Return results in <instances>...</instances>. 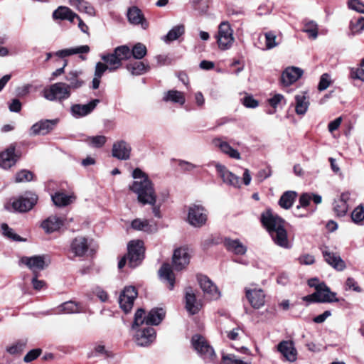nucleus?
Instances as JSON below:
<instances>
[{
  "instance_id": "nucleus-1",
  "label": "nucleus",
  "mask_w": 364,
  "mask_h": 364,
  "mask_svg": "<svg viewBox=\"0 0 364 364\" xmlns=\"http://www.w3.org/2000/svg\"><path fill=\"white\" fill-rule=\"evenodd\" d=\"M132 177L134 179L129 186L131 191L137 195V200L143 205L149 204L151 206L154 216L158 219L162 218L161 206L164 201L157 200L153 183L148 176L140 168H136L132 172Z\"/></svg>"
},
{
  "instance_id": "nucleus-2",
  "label": "nucleus",
  "mask_w": 364,
  "mask_h": 364,
  "mask_svg": "<svg viewBox=\"0 0 364 364\" xmlns=\"http://www.w3.org/2000/svg\"><path fill=\"white\" fill-rule=\"evenodd\" d=\"M261 220L276 245L285 249L291 247L283 219L271 211H267L262 215Z\"/></svg>"
},
{
  "instance_id": "nucleus-3",
  "label": "nucleus",
  "mask_w": 364,
  "mask_h": 364,
  "mask_svg": "<svg viewBox=\"0 0 364 364\" xmlns=\"http://www.w3.org/2000/svg\"><path fill=\"white\" fill-rule=\"evenodd\" d=\"M161 320H131L130 331L139 346H147L156 338L153 326H158Z\"/></svg>"
},
{
  "instance_id": "nucleus-4",
  "label": "nucleus",
  "mask_w": 364,
  "mask_h": 364,
  "mask_svg": "<svg viewBox=\"0 0 364 364\" xmlns=\"http://www.w3.org/2000/svg\"><path fill=\"white\" fill-rule=\"evenodd\" d=\"M43 97L49 101H63L68 99L71 92L65 82H56L43 90Z\"/></svg>"
},
{
  "instance_id": "nucleus-5",
  "label": "nucleus",
  "mask_w": 364,
  "mask_h": 364,
  "mask_svg": "<svg viewBox=\"0 0 364 364\" xmlns=\"http://www.w3.org/2000/svg\"><path fill=\"white\" fill-rule=\"evenodd\" d=\"M217 43L220 50L230 49L235 41L233 30L228 21H223L218 26Z\"/></svg>"
},
{
  "instance_id": "nucleus-6",
  "label": "nucleus",
  "mask_w": 364,
  "mask_h": 364,
  "mask_svg": "<svg viewBox=\"0 0 364 364\" xmlns=\"http://www.w3.org/2000/svg\"><path fill=\"white\" fill-rule=\"evenodd\" d=\"M191 345L194 350L203 359L211 361L215 358L213 348L209 345L206 339L199 334L193 336Z\"/></svg>"
},
{
  "instance_id": "nucleus-7",
  "label": "nucleus",
  "mask_w": 364,
  "mask_h": 364,
  "mask_svg": "<svg viewBox=\"0 0 364 364\" xmlns=\"http://www.w3.org/2000/svg\"><path fill=\"white\" fill-rule=\"evenodd\" d=\"M302 300L307 304L312 302L331 303L338 301L336 293L331 291L326 285H322L314 293L302 297Z\"/></svg>"
},
{
  "instance_id": "nucleus-8",
  "label": "nucleus",
  "mask_w": 364,
  "mask_h": 364,
  "mask_svg": "<svg viewBox=\"0 0 364 364\" xmlns=\"http://www.w3.org/2000/svg\"><path fill=\"white\" fill-rule=\"evenodd\" d=\"M144 247L141 240H132L128 244V265L134 268L139 265L144 259Z\"/></svg>"
},
{
  "instance_id": "nucleus-9",
  "label": "nucleus",
  "mask_w": 364,
  "mask_h": 364,
  "mask_svg": "<svg viewBox=\"0 0 364 364\" xmlns=\"http://www.w3.org/2000/svg\"><path fill=\"white\" fill-rule=\"evenodd\" d=\"M197 279L200 287L207 299L215 301L220 298L221 292L213 282L207 276L202 274L198 275Z\"/></svg>"
},
{
  "instance_id": "nucleus-10",
  "label": "nucleus",
  "mask_w": 364,
  "mask_h": 364,
  "mask_svg": "<svg viewBox=\"0 0 364 364\" xmlns=\"http://www.w3.org/2000/svg\"><path fill=\"white\" fill-rule=\"evenodd\" d=\"M187 221L195 228L202 227L207 221L206 210L202 205H191L188 208Z\"/></svg>"
},
{
  "instance_id": "nucleus-11",
  "label": "nucleus",
  "mask_w": 364,
  "mask_h": 364,
  "mask_svg": "<svg viewBox=\"0 0 364 364\" xmlns=\"http://www.w3.org/2000/svg\"><path fill=\"white\" fill-rule=\"evenodd\" d=\"M214 166L218 176L225 184L235 188H240L239 176L230 171L225 165L218 162L214 163Z\"/></svg>"
},
{
  "instance_id": "nucleus-12",
  "label": "nucleus",
  "mask_w": 364,
  "mask_h": 364,
  "mask_svg": "<svg viewBox=\"0 0 364 364\" xmlns=\"http://www.w3.org/2000/svg\"><path fill=\"white\" fill-rule=\"evenodd\" d=\"M137 295V291L133 286L125 287L120 294L119 298V306L126 314L132 310Z\"/></svg>"
},
{
  "instance_id": "nucleus-13",
  "label": "nucleus",
  "mask_w": 364,
  "mask_h": 364,
  "mask_svg": "<svg viewBox=\"0 0 364 364\" xmlns=\"http://www.w3.org/2000/svg\"><path fill=\"white\" fill-rule=\"evenodd\" d=\"M196 289L188 287L185 289L186 309L191 315L196 314L202 308V301L196 298Z\"/></svg>"
},
{
  "instance_id": "nucleus-14",
  "label": "nucleus",
  "mask_w": 364,
  "mask_h": 364,
  "mask_svg": "<svg viewBox=\"0 0 364 364\" xmlns=\"http://www.w3.org/2000/svg\"><path fill=\"white\" fill-rule=\"evenodd\" d=\"M38 200V196L33 193H26L24 196L16 199L13 203V208L18 212L30 210Z\"/></svg>"
},
{
  "instance_id": "nucleus-15",
  "label": "nucleus",
  "mask_w": 364,
  "mask_h": 364,
  "mask_svg": "<svg viewBox=\"0 0 364 364\" xmlns=\"http://www.w3.org/2000/svg\"><path fill=\"white\" fill-rule=\"evenodd\" d=\"M99 103L100 100L95 99L85 105L74 104L70 107V114L76 119L84 117L92 112Z\"/></svg>"
},
{
  "instance_id": "nucleus-16",
  "label": "nucleus",
  "mask_w": 364,
  "mask_h": 364,
  "mask_svg": "<svg viewBox=\"0 0 364 364\" xmlns=\"http://www.w3.org/2000/svg\"><path fill=\"white\" fill-rule=\"evenodd\" d=\"M58 122V119L41 120L31 127L30 135H46L55 128Z\"/></svg>"
},
{
  "instance_id": "nucleus-17",
  "label": "nucleus",
  "mask_w": 364,
  "mask_h": 364,
  "mask_svg": "<svg viewBox=\"0 0 364 364\" xmlns=\"http://www.w3.org/2000/svg\"><path fill=\"white\" fill-rule=\"evenodd\" d=\"M20 262L30 269L34 274H37L38 272L44 269L47 266L45 257L42 255L23 257Z\"/></svg>"
},
{
  "instance_id": "nucleus-18",
  "label": "nucleus",
  "mask_w": 364,
  "mask_h": 364,
  "mask_svg": "<svg viewBox=\"0 0 364 364\" xmlns=\"http://www.w3.org/2000/svg\"><path fill=\"white\" fill-rule=\"evenodd\" d=\"M246 297L252 306L259 309L264 306L265 302V294L262 289L245 288Z\"/></svg>"
},
{
  "instance_id": "nucleus-19",
  "label": "nucleus",
  "mask_w": 364,
  "mask_h": 364,
  "mask_svg": "<svg viewBox=\"0 0 364 364\" xmlns=\"http://www.w3.org/2000/svg\"><path fill=\"white\" fill-rule=\"evenodd\" d=\"M173 267L175 270L184 269L190 262V255L186 248L176 249L173 255Z\"/></svg>"
},
{
  "instance_id": "nucleus-20",
  "label": "nucleus",
  "mask_w": 364,
  "mask_h": 364,
  "mask_svg": "<svg viewBox=\"0 0 364 364\" xmlns=\"http://www.w3.org/2000/svg\"><path fill=\"white\" fill-rule=\"evenodd\" d=\"M131 151L130 145L125 141L120 140L113 144L112 154L119 160H127L130 158Z\"/></svg>"
},
{
  "instance_id": "nucleus-21",
  "label": "nucleus",
  "mask_w": 364,
  "mask_h": 364,
  "mask_svg": "<svg viewBox=\"0 0 364 364\" xmlns=\"http://www.w3.org/2000/svg\"><path fill=\"white\" fill-rule=\"evenodd\" d=\"M277 350L289 362H294L297 358V351L291 341L280 342L277 346Z\"/></svg>"
},
{
  "instance_id": "nucleus-22",
  "label": "nucleus",
  "mask_w": 364,
  "mask_h": 364,
  "mask_svg": "<svg viewBox=\"0 0 364 364\" xmlns=\"http://www.w3.org/2000/svg\"><path fill=\"white\" fill-rule=\"evenodd\" d=\"M303 75V70L297 67H289L282 74V82L288 86L298 80Z\"/></svg>"
},
{
  "instance_id": "nucleus-23",
  "label": "nucleus",
  "mask_w": 364,
  "mask_h": 364,
  "mask_svg": "<svg viewBox=\"0 0 364 364\" xmlns=\"http://www.w3.org/2000/svg\"><path fill=\"white\" fill-rule=\"evenodd\" d=\"M214 146L220 149L224 154L228 155L232 159L240 160L241 159L240 154L236 149L230 146V144L220 138L214 139L213 141Z\"/></svg>"
},
{
  "instance_id": "nucleus-24",
  "label": "nucleus",
  "mask_w": 364,
  "mask_h": 364,
  "mask_svg": "<svg viewBox=\"0 0 364 364\" xmlns=\"http://www.w3.org/2000/svg\"><path fill=\"white\" fill-rule=\"evenodd\" d=\"M131 226L136 230L144 231L148 233L156 232L158 230L157 223L146 219L136 218L132 222Z\"/></svg>"
},
{
  "instance_id": "nucleus-25",
  "label": "nucleus",
  "mask_w": 364,
  "mask_h": 364,
  "mask_svg": "<svg viewBox=\"0 0 364 364\" xmlns=\"http://www.w3.org/2000/svg\"><path fill=\"white\" fill-rule=\"evenodd\" d=\"M127 18L130 23L134 25H141L143 29H146L149 23L144 17L141 11L136 6L129 9L127 11Z\"/></svg>"
},
{
  "instance_id": "nucleus-26",
  "label": "nucleus",
  "mask_w": 364,
  "mask_h": 364,
  "mask_svg": "<svg viewBox=\"0 0 364 364\" xmlns=\"http://www.w3.org/2000/svg\"><path fill=\"white\" fill-rule=\"evenodd\" d=\"M64 223L63 218L56 215H51L43 221L41 227L46 232L51 233L58 230L64 225Z\"/></svg>"
},
{
  "instance_id": "nucleus-27",
  "label": "nucleus",
  "mask_w": 364,
  "mask_h": 364,
  "mask_svg": "<svg viewBox=\"0 0 364 364\" xmlns=\"http://www.w3.org/2000/svg\"><path fill=\"white\" fill-rule=\"evenodd\" d=\"M16 159L14 147H9L0 153V166L4 169H9L15 165Z\"/></svg>"
},
{
  "instance_id": "nucleus-28",
  "label": "nucleus",
  "mask_w": 364,
  "mask_h": 364,
  "mask_svg": "<svg viewBox=\"0 0 364 364\" xmlns=\"http://www.w3.org/2000/svg\"><path fill=\"white\" fill-rule=\"evenodd\" d=\"M224 245L228 251L237 255H244L247 250V247L237 239L225 238Z\"/></svg>"
},
{
  "instance_id": "nucleus-29",
  "label": "nucleus",
  "mask_w": 364,
  "mask_h": 364,
  "mask_svg": "<svg viewBox=\"0 0 364 364\" xmlns=\"http://www.w3.org/2000/svg\"><path fill=\"white\" fill-rule=\"evenodd\" d=\"M82 75L81 70H71L65 76L68 81V88L71 90L80 88L84 85V81L80 77Z\"/></svg>"
},
{
  "instance_id": "nucleus-30",
  "label": "nucleus",
  "mask_w": 364,
  "mask_h": 364,
  "mask_svg": "<svg viewBox=\"0 0 364 364\" xmlns=\"http://www.w3.org/2000/svg\"><path fill=\"white\" fill-rule=\"evenodd\" d=\"M325 261L333 268L341 269V259L338 253H335L330 250L328 247H324L321 249Z\"/></svg>"
},
{
  "instance_id": "nucleus-31",
  "label": "nucleus",
  "mask_w": 364,
  "mask_h": 364,
  "mask_svg": "<svg viewBox=\"0 0 364 364\" xmlns=\"http://www.w3.org/2000/svg\"><path fill=\"white\" fill-rule=\"evenodd\" d=\"M58 311L64 314L85 313L87 308L80 303L69 301L63 303L58 307Z\"/></svg>"
},
{
  "instance_id": "nucleus-32",
  "label": "nucleus",
  "mask_w": 364,
  "mask_h": 364,
  "mask_svg": "<svg viewBox=\"0 0 364 364\" xmlns=\"http://www.w3.org/2000/svg\"><path fill=\"white\" fill-rule=\"evenodd\" d=\"M88 250L87 240L85 237H79L75 238L71 243V251L75 256L82 257Z\"/></svg>"
},
{
  "instance_id": "nucleus-33",
  "label": "nucleus",
  "mask_w": 364,
  "mask_h": 364,
  "mask_svg": "<svg viewBox=\"0 0 364 364\" xmlns=\"http://www.w3.org/2000/svg\"><path fill=\"white\" fill-rule=\"evenodd\" d=\"M166 310L162 307L153 308L149 312L147 317H144L145 311L143 309H139L134 318H164L166 316Z\"/></svg>"
},
{
  "instance_id": "nucleus-34",
  "label": "nucleus",
  "mask_w": 364,
  "mask_h": 364,
  "mask_svg": "<svg viewBox=\"0 0 364 364\" xmlns=\"http://www.w3.org/2000/svg\"><path fill=\"white\" fill-rule=\"evenodd\" d=\"M295 112L299 115H304L309 109V100L306 92H301L295 96Z\"/></svg>"
},
{
  "instance_id": "nucleus-35",
  "label": "nucleus",
  "mask_w": 364,
  "mask_h": 364,
  "mask_svg": "<svg viewBox=\"0 0 364 364\" xmlns=\"http://www.w3.org/2000/svg\"><path fill=\"white\" fill-rule=\"evenodd\" d=\"M26 345V339L18 340L6 346L5 350L10 355L19 357L24 351Z\"/></svg>"
},
{
  "instance_id": "nucleus-36",
  "label": "nucleus",
  "mask_w": 364,
  "mask_h": 364,
  "mask_svg": "<svg viewBox=\"0 0 364 364\" xmlns=\"http://www.w3.org/2000/svg\"><path fill=\"white\" fill-rule=\"evenodd\" d=\"M90 50L87 45L80 46L74 48H65L60 50L54 53L55 55L59 58H65L75 54L88 53Z\"/></svg>"
},
{
  "instance_id": "nucleus-37",
  "label": "nucleus",
  "mask_w": 364,
  "mask_h": 364,
  "mask_svg": "<svg viewBox=\"0 0 364 364\" xmlns=\"http://www.w3.org/2000/svg\"><path fill=\"white\" fill-rule=\"evenodd\" d=\"M53 17L55 19H60V20H68L70 22H73L75 17H77V15L74 13L70 9L66 6H59L56 10L53 13Z\"/></svg>"
},
{
  "instance_id": "nucleus-38",
  "label": "nucleus",
  "mask_w": 364,
  "mask_h": 364,
  "mask_svg": "<svg viewBox=\"0 0 364 364\" xmlns=\"http://www.w3.org/2000/svg\"><path fill=\"white\" fill-rule=\"evenodd\" d=\"M163 100L166 102H171L173 103H177L180 105H183L186 102L183 92L176 90H171L166 92L164 95Z\"/></svg>"
},
{
  "instance_id": "nucleus-39",
  "label": "nucleus",
  "mask_w": 364,
  "mask_h": 364,
  "mask_svg": "<svg viewBox=\"0 0 364 364\" xmlns=\"http://www.w3.org/2000/svg\"><path fill=\"white\" fill-rule=\"evenodd\" d=\"M159 273L161 279L168 282V289L171 290L173 289L174 287L175 277L171 266L168 264H164L160 268Z\"/></svg>"
},
{
  "instance_id": "nucleus-40",
  "label": "nucleus",
  "mask_w": 364,
  "mask_h": 364,
  "mask_svg": "<svg viewBox=\"0 0 364 364\" xmlns=\"http://www.w3.org/2000/svg\"><path fill=\"white\" fill-rule=\"evenodd\" d=\"M127 69L133 75H141L148 72L150 67L147 63L146 64L144 62L135 61L134 63H129L127 65Z\"/></svg>"
},
{
  "instance_id": "nucleus-41",
  "label": "nucleus",
  "mask_w": 364,
  "mask_h": 364,
  "mask_svg": "<svg viewBox=\"0 0 364 364\" xmlns=\"http://www.w3.org/2000/svg\"><path fill=\"white\" fill-rule=\"evenodd\" d=\"M101 58L108 65L110 72L114 71L122 65L121 61L114 53L102 55Z\"/></svg>"
},
{
  "instance_id": "nucleus-42",
  "label": "nucleus",
  "mask_w": 364,
  "mask_h": 364,
  "mask_svg": "<svg viewBox=\"0 0 364 364\" xmlns=\"http://www.w3.org/2000/svg\"><path fill=\"white\" fill-rule=\"evenodd\" d=\"M74 197L72 195H67L64 193L58 192L52 196V200L57 206H65L72 203Z\"/></svg>"
},
{
  "instance_id": "nucleus-43",
  "label": "nucleus",
  "mask_w": 364,
  "mask_h": 364,
  "mask_svg": "<svg viewBox=\"0 0 364 364\" xmlns=\"http://www.w3.org/2000/svg\"><path fill=\"white\" fill-rule=\"evenodd\" d=\"M295 198L296 193L294 191H286L281 196L279 204L282 208L289 209L292 206Z\"/></svg>"
},
{
  "instance_id": "nucleus-44",
  "label": "nucleus",
  "mask_w": 364,
  "mask_h": 364,
  "mask_svg": "<svg viewBox=\"0 0 364 364\" xmlns=\"http://www.w3.org/2000/svg\"><path fill=\"white\" fill-rule=\"evenodd\" d=\"M71 4L75 6L80 12H84L89 16L95 15V9L90 3L83 0H73Z\"/></svg>"
},
{
  "instance_id": "nucleus-45",
  "label": "nucleus",
  "mask_w": 364,
  "mask_h": 364,
  "mask_svg": "<svg viewBox=\"0 0 364 364\" xmlns=\"http://www.w3.org/2000/svg\"><path fill=\"white\" fill-rule=\"evenodd\" d=\"M349 29L353 35L361 33L364 30V17L353 18L350 21Z\"/></svg>"
},
{
  "instance_id": "nucleus-46",
  "label": "nucleus",
  "mask_w": 364,
  "mask_h": 364,
  "mask_svg": "<svg viewBox=\"0 0 364 364\" xmlns=\"http://www.w3.org/2000/svg\"><path fill=\"white\" fill-rule=\"evenodd\" d=\"M185 28L183 25H178L173 27L163 39L166 42H171L178 39L184 33Z\"/></svg>"
},
{
  "instance_id": "nucleus-47",
  "label": "nucleus",
  "mask_w": 364,
  "mask_h": 364,
  "mask_svg": "<svg viewBox=\"0 0 364 364\" xmlns=\"http://www.w3.org/2000/svg\"><path fill=\"white\" fill-rule=\"evenodd\" d=\"M146 47L141 43H137L131 50V56L132 55L135 59L141 60L146 55Z\"/></svg>"
},
{
  "instance_id": "nucleus-48",
  "label": "nucleus",
  "mask_w": 364,
  "mask_h": 364,
  "mask_svg": "<svg viewBox=\"0 0 364 364\" xmlns=\"http://www.w3.org/2000/svg\"><path fill=\"white\" fill-rule=\"evenodd\" d=\"M33 174L31 171L23 169L16 173L14 181L16 183L29 182L33 180Z\"/></svg>"
},
{
  "instance_id": "nucleus-49",
  "label": "nucleus",
  "mask_w": 364,
  "mask_h": 364,
  "mask_svg": "<svg viewBox=\"0 0 364 364\" xmlns=\"http://www.w3.org/2000/svg\"><path fill=\"white\" fill-rule=\"evenodd\" d=\"M114 53L121 62L124 60H127L131 57V50L127 46L117 47L114 49Z\"/></svg>"
},
{
  "instance_id": "nucleus-50",
  "label": "nucleus",
  "mask_w": 364,
  "mask_h": 364,
  "mask_svg": "<svg viewBox=\"0 0 364 364\" xmlns=\"http://www.w3.org/2000/svg\"><path fill=\"white\" fill-rule=\"evenodd\" d=\"M303 31L308 33L309 38L316 39L318 36L317 24L312 21H308L304 24Z\"/></svg>"
},
{
  "instance_id": "nucleus-51",
  "label": "nucleus",
  "mask_w": 364,
  "mask_h": 364,
  "mask_svg": "<svg viewBox=\"0 0 364 364\" xmlns=\"http://www.w3.org/2000/svg\"><path fill=\"white\" fill-rule=\"evenodd\" d=\"M86 141L92 147L100 148L106 143L107 137L103 135L90 136L86 139Z\"/></svg>"
},
{
  "instance_id": "nucleus-52",
  "label": "nucleus",
  "mask_w": 364,
  "mask_h": 364,
  "mask_svg": "<svg viewBox=\"0 0 364 364\" xmlns=\"http://www.w3.org/2000/svg\"><path fill=\"white\" fill-rule=\"evenodd\" d=\"M266 48L267 50L272 49L278 46L280 43L279 41H277V36L273 31H269L264 33Z\"/></svg>"
},
{
  "instance_id": "nucleus-53",
  "label": "nucleus",
  "mask_w": 364,
  "mask_h": 364,
  "mask_svg": "<svg viewBox=\"0 0 364 364\" xmlns=\"http://www.w3.org/2000/svg\"><path fill=\"white\" fill-rule=\"evenodd\" d=\"M222 360L224 364H251V363L245 362L238 358L234 354L223 355Z\"/></svg>"
},
{
  "instance_id": "nucleus-54",
  "label": "nucleus",
  "mask_w": 364,
  "mask_h": 364,
  "mask_svg": "<svg viewBox=\"0 0 364 364\" xmlns=\"http://www.w3.org/2000/svg\"><path fill=\"white\" fill-rule=\"evenodd\" d=\"M1 228L2 233L5 237H6L9 239H11L13 240H15V241H21V237L18 236V235H16V233H14L13 230L11 228H10L7 224H6V223L1 224Z\"/></svg>"
},
{
  "instance_id": "nucleus-55",
  "label": "nucleus",
  "mask_w": 364,
  "mask_h": 364,
  "mask_svg": "<svg viewBox=\"0 0 364 364\" xmlns=\"http://www.w3.org/2000/svg\"><path fill=\"white\" fill-rule=\"evenodd\" d=\"M352 220L355 223H359L364 220V208L359 205L355 208L351 213Z\"/></svg>"
},
{
  "instance_id": "nucleus-56",
  "label": "nucleus",
  "mask_w": 364,
  "mask_h": 364,
  "mask_svg": "<svg viewBox=\"0 0 364 364\" xmlns=\"http://www.w3.org/2000/svg\"><path fill=\"white\" fill-rule=\"evenodd\" d=\"M346 290L353 291L357 293H361L363 289L359 286L357 281L352 277H348L346 281Z\"/></svg>"
},
{
  "instance_id": "nucleus-57",
  "label": "nucleus",
  "mask_w": 364,
  "mask_h": 364,
  "mask_svg": "<svg viewBox=\"0 0 364 364\" xmlns=\"http://www.w3.org/2000/svg\"><path fill=\"white\" fill-rule=\"evenodd\" d=\"M348 6L351 10L364 14V3L360 0H348Z\"/></svg>"
},
{
  "instance_id": "nucleus-58",
  "label": "nucleus",
  "mask_w": 364,
  "mask_h": 364,
  "mask_svg": "<svg viewBox=\"0 0 364 364\" xmlns=\"http://www.w3.org/2000/svg\"><path fill=\"white\" fill-rule=\"evenodd\" d=\"M42 353L41 348H35L28 351L23 357V361L26 363L36 360Z\"/></svg>"
},
{
  "instance_id": "nucleus-59",
  "label": "nucleus",
  "mask_w": 364,
  "mask_h": 364,
  "mask_svg": "<svg viewBox=\"0 0 364 364\" xmlns=\"http://www.w3.org/2000/svg\"><path fill=\"white\" fill-rule=\"evenodd\" d=\"M242 105L247 108H256L259 105L257 100L251 95H246L242 100Z\"/></svg>"
},
{
  "instance_id": "nucleus-60",
  "label": "nucleus",
  "mask_w": 364,
  "mask_h": 364,
  "mask_svg": "<svg viewBox=\"0 0 364 364\" xmlns=\"http://www.w3.org/2000/svg\"><path fill=\"white\" fill-rule=\"evenodd\" d=\"M331 83V77L328 74L324 73L321 75L318 85V89L320 91L325 90L328 87Z\"/></svg>"
},
{
  "instance_id": "nucleus-61",
  "label": "nucleus",
  "mask_w": 364,
  "mask_h": 364,
  "mask_svg": "<svg viewBox=\"0 0 364 364\" xmlns=\"http://www.w3.org/2000/svg\"><path fill=\"white\" fill-rule=\"evenodd\" d=\"M107 70H109L108 65L105 63L98 62L95 65L94 76L101 78Z\"/></svg>"
},
{
  "instance_id": "nucleus-62",
  "label": "nucleus",
  "mask_w": 364,
  "mask_h": 364,
  "mask_svg": "<svg viewBox=\"0 0 364 364\" xmlns=\"http://www.w3.org/2000/svg\"><path fill=\"white\" fill-rule=\"evenodd\" d=\"M272 175V171L270 168H267L264 169H261L257 173V178L259 182L263 181L264 179L269 178Z\"/></svg>"
},
{
  "instance_id": "nucleus-63",
  "label": "nucleus",
  "mask_w": 364,
  "mask_h": 364,
  "mask_svg": "<svg viewBox=\"0 0 364 364\" xmlns=\"http://www.w3.org/2000/svg\"><path fill=\"white\" fill-rule=\"evenodd\" d=\"M194 8L196 10L199 11L201 13L206 11L208 6L206 1L204 0H193V1Z\"/></svg>"
},
{
  "instance_id": "nucleus-64",
  "label": "nucleus",
  "mask_w": 364,
  "mask_h": 364,
  "mask_svg": "<svg viewBox=\"0 0 364 364\" xmlns=\"http://www.w3.org/2000/svg\"><path fill=\"white\" fill-rule=\"evenodd\" d=\"M31 88V85L30 84H26L23 86L18 87L16 89V94L20 97H25L29 94Z\"/></svg>"
}]
</instances>
